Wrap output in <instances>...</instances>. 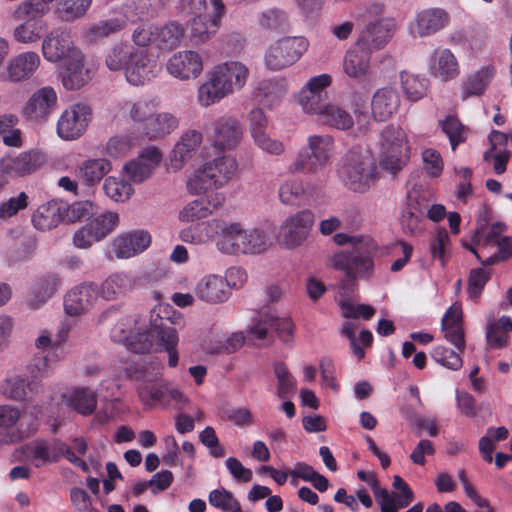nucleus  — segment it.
I'll use <instances>...</instances> for the list:
<instances>
[{
    "label": "nucleus",
    "mask_w": 512,
    "mask_h": 512,
    "mask_svg": "<svg viewBox=\"0 0 512 512\" xmlns=\"http://www.w3.org/2000/svg\"><path fill=\"white\" fill-rule=\"evenodd\" d=\"M235 158L223 155L196 169L187 180V189L193 195L218 189L230 181L237 170Z\"/></svg>",
    "instance_id": "f257e3e1"
},
{
    "label": "nucleus",
    "mask_w": 512,
    "mask_h": 512,
    "mask_svg": "<svg viewBox=\"0 0 512 512\" xmlns=\"http://www.w3.org/2000/svg\"><path fill=\"white\" fill-rule=\"evenodd\" d=\"M49 11L44 0H26L14 11V18L23 20L13 29V39L20 44H35L43 38L48 25L43 16Z\"/></svg>",
    "instance_id": "f03ea898"
},
{
    "label": "nucleus",
    "mask_w": 512,
    "mask_h": 512,
    "mask_svg": "<svg viewBox=\"0 0 512 512\" xmlns=\"http://www.w3.org/2000/svg\"><path fill=\"white\" fill-rule=\"evenodd\" d=\"M410 142L405 130L399 125L384 127L379 137L380 166L395 174L403 169L410 158Z\"/></svg>",
    "instance_id": "7ed1b4c3"
},
{
    "label": "nucleus",
    "mask_w": 512,
    "mask_h": 512,
    "mask_svg": "<svg viewBox=\"0 0 512 512\" xmlns=\"http://www.w3.org/2000/svg\"><path fill=\"white\" fill-rule=\"evenodd\" d=\"M378 245L372 238H365L350 253H335L328 261L331 267L343 271L352 279H369L374 273V261Z\"/></svg>",
    "instance_id": "20e7f679"
},
{
    "label": "nucleus",
    "mask_w": 512,
    "mask_h": 512,
    "mask_svg": "<svg viewBox=\"0 0 512 512\" xmlns=\"http://www.w3.org/2000/svg\"><path fill=\"white\" fill-rule=\"evenodd\" d=\"M339 175L350 190L364 192L375 180L377 167L366 153L353 152L343 160Z\"/></svg>",
    "instance_id": "39448f33"
},
{
    "label": "nucleus",
    "mask_w": 512,
    "mask_h": 512,
    "mask_svg": "<svg viewBox=\"0 0 512 512\" xmlns=\"http://www.w3.org/2000/svg\"><path fill=\"white\" fill-rule=\"evenodd\" d=\"M308 48L303 37H283L273 42L265 52V65L279 71L296 63Z\"/></svg>",
    "instance_id": "423d86ee"
},
{
    "label": "nucleus",
    "mask_w": 512,
    "mask_h": 512,
    "mask_svg": "<svg viewBox=\"0 0 512 512\" xmlns=\"http://www.w3.org/2000/svg\"><path fill=\"white\" fill-rule=\"evenodd\" d=\"M139 320L136 314L122 317L111 329V338L132 352L146 353L152 347V340L147 330L139 325Z\"/></svg>",
    "instance_id": "0eeeda50"
},
{
    "label": "nucleus",
    "mask_w": 512,
    "mask_h": 512,
    "mask_svg": "<svg viewBox=\"0 0 512 512\" xmlns=\"http://www.w3.org/2000/svg\"><path fill=\"white\" fill-rule=\"evenodd\" d=\"M210 226L217 236L216 249L229 256L244 255L246 228L240 222L211 219Z\"/></svg>",
    "instance_id": "6e6552de"
},
{
    "label": "nucleus",
    "mask_w": 512,
    "mask_h": 512,
    "mask_svg": "<svg viewBox=\"0 0 512 512\" xmlns=\"http://www.w3.org/2000/svg\"><path fill=\"white\" fill-rule=\"evenodd\" d=\"M313 223L314 215L309 210H302L286 218L276 236L278 244L287 249L301 245L308 237Z\"/></svg>",
    "instance_id": "1a4fd4ad"
},
{
    "label": "nucleus",
    "mask_w": 512,
    "mask_h": 512,
    "mask_svg": "<svg viewBox=\"0 0 512 512\" xmlns=\"http://www.w3.org/2000/svg\"><path fill=\"white\" fill-rule=\"evenodd\" d=\"M91 115V108L86 104L76 103L69 106L58 119V136L64 140L79 138L86 131Z\"/></svg>",
    "instance_id": "9d476101"
},
{
    "label": "nucleus",
    "mask_w": 512,
    "mask_h": 512,
    "mask_svg": "<svg viewBox=\"0 0 512 512\" xmlns=\"http://www.w3.org/2000/svg\"><path fill=\"white\" fill-rule=\"evenodd\" d=\"M293 328L294 325L290 318H279L272 313L261 312L258 317L253 319L249 335L254 339L268 340L271 343L273 340L270 329H272L283 342L287 343L292 339Z\"/></svg>",
    "instance_id": "9b49d317"
},
{
    "label": "nucleus",
    "mask_w": 512,
    "mask_h": 512,
    "mask_svg": "<svg viewBox=\"0 0 512 512\" xmlns=\"http://www.w3.org/2000/svg\"><path fill=\"white\" fill-rule=\"evenodd\" d=\"M40 65L41 58L37 52H21L8 60L0 73V80L13 84L28 81L36 74Z\"/></svg>",
    "instance_id": "f8f14e48"
},
{
    "label": "nucleus",
    "mask_w": 512,
    "mask_h": 512,
    "mask_svg": "<svg viewBox=\"0 0 512 512\" xmlns=\"http://www.w3.org/2000/svg\"><path fill=\"white\" fill-rule=\"evenodd\" d=\"M58 95L51 86L34 91L22 108V115L32 122L44 123L56 109Z\"/></svg>",
    "instance_id": "ddd939ff"
},
{
    "label": "nucleus",
    "mask_w": 512,
    "mask_h": 512,
    "mask_svg": "<svg viewBox=\"0 0 512 512\" xmlns=\"http://www.w3.org/2000/svg\"><path fill=\"white\" fill-rule=\"evenodd\" d=\"M370 481L381 512H397L399 508L408 506L413 500L412 490L400 476H394L393 487L400 490L401 494H390L387 490L382 489L375 477H370Z\"/></svg>",
    "instance_id": "4468645a"
},
{
    "label": "nucleus",
    "mask_w": 512,
    "mask_h": 512,
    "mask_svg": "<svg viewBox=\"0 0 512 512\" xmlns=\"http://www.w3.org/2000/svg\"><path fill=\"white\" fill-rule=\"evenodd\" d=\"M195 297L206 304L218 305L227 302L232 293L228 289V283L223 276L218 274H206L194 285Z\"/></svg>",
    "instance_id": "2eb2a0df"
},
{
    "label": "nucleus",
    "mask_w": 512,
    "mask_h": 512,
    "mask_svg": "<svg viewBox=\"0 0 512 512\" xmlns=\"http://www.w3.org/2000/svg\"><path fill=\"white\" fill-rule=\"evenodd\" d=\"M203 135L197 130H187L181 134L168 158V170L180 171L196 154L201 146Z\"/></svg>",
    "instance_id": "dca6fc26"
},
{
    "label": "nucleus",
    "mask_w": 512,
    "mask_h": 512,
    "mask_svg": "<svg viewBox=\"0 0 512 512\" xmlns=\"http://www.w3.org/2000/svg\"><path fill=\"white\" fill-rule=\"evenodd\" d=\"M210 14L194 17L191 24V38L196 44H203L212 38L218 31L221 18L225 12L222 0H210Z\"/></svg>",
    "instance_id": "f3484780"
},
{
    "label": "nucleus",
    "mask_w": 512,
    "mask_h": 512,
    "mask_svg": "<svg viewBox=\"0 0 512 512\" xmlns=\"http://www.w3.org/2000/svg\"><path fill=\"white\" fill-rule=\"evenodd\" d=\"M160 71V64L148 51L136 49L125 77L130 84L139 86L156 78Z\"/></svg>",
    "instance_id": "a211bd4d"
},
{
    "label": "nucleus",
    "mask_w": 512,
    "mask_h": 512,
    "mask_svg": "<svg viewBox=\"0 0 512 512\" xmlns=\"http://www.w3.org/2000/svg\"><path fill=\"white\" fill-rule=\"evenodd\" d=\"M45 160L44 154L34 150L6 155L0 160V171L10 177H22L34 173Z\"/></svg>",
    "instance_id": "6ab92c4d"
},
{
    "label": "nucleus",
    "mask_w": 512,
    "mask_h": 512,
    "mask_svg": "<svg viewBox=\"0 0 512 512\" xmlns=\"http://www.w3.org/2000/svg\"><path fill=\"white\" fill-rule=\"evenodd\" d=\"M449 23L447 12L441 8H425L417 11L409 24L411 35L429 37L444 29Z\"/></svg>",
    "instance_id": "aec40b11"
},
{
    "label": "nucleus",
    "mask_w": 512,
    "mask_h": 512,
    "mask_svg": "<svg viewBox=\"0 0 512 512\" xmlns=\"http://www.w3.org/2000/svg\"><path fill=\"white\" fill-rule=\"evenodd\" d=\"M166 69L176 79H195L203 70V59L196 51H178L168 59Z\"/></svg>",
    "instance_id": "412c9836"
},
{
    "label": "nucleus",
    "mask_w": 512,
    "mask_h": 512,
    "mask_svg": "<svg viewBox=\"0 0 512 512\" xmlns=\"http://www.w3.org/2000/svg\"><path fill=\"white\" fill-rule=\"evenodd\" d=\"M395 27L393 18H382L370 23L361 31L356 41L357 47L371 53L383 48L392 37Z\"/></svg>",
    "instance_id": "4be33fe9"
},
{
    "label": "nucleus",
    "mask_w": 512,
    "mask_h": 512,
    "mask_svg": "<svg viewBox=\"0 0 512 512\" xmlns=\"http://www.w3.org/2000/svg\"><path fill=\"white\" fill-rule=\"evenodd\" d=\"M428 71L441 82L457 79L461 73L456 55L448 48H437L428 57Z\"/></svg>",
    "instance_id": "5701e85b"
},
{
    "label": "nucleus",
    "mask_w": 512,
    "mask_h": 512,
    "mask_svg": "<svg viewBox=\"0 0 512 512\" xmlns=\"http://www.w3.org/2000/svg\"><path fill=\"white\" fill-rule=\"evenodd\" d=\"M41 51L46 61L58 63L69 59L72 52L79 51V49L73 46L69 33L66 30L55 28L43 38Z\"/></svg>",
    "instance_id": "b1692460"
},
{
    "label": "nucleus",
    "mask_w": 512,
    "mask_h": 512,
    "mask_svg": "<svg viewBox=\"0 0 512 512\" xmlns=\"http://www.w3.org/2000/svg\"><path fill=\"white\" fill-rule=\"evenodd\" d=\"M69 447L61 440H36L25 448L27 457L35 467L58 462L63 456L66 457Z\"/></svg>",
    "instance_id": "393cba45"
},
{
    "label": "nucleus",
    "mask_w": 512,
    "mask_h": 512,
    "mask_svg": "<svg viewBox=\"0 0 512 512\" xmlns=\"http://www.w3.org/2000/svg\"><path fill=\"white\" fill-rule=\"evenodd\" d=\"M98 295V287L93 283L75 286L65 295V312L70 316H79L90 311L95 305Z\"/></svg>",
    "instance_id": "a878e982"
},
{
    "label": "nucleus",
    "mask_w": 512,
    "mask_h": 512,
    "mask_svg": "<svg viewBox=\"0 0 512 512\" xmlns=\"http://www.w3.org/2000/svg\"><path fill=\"white\" fill-rule=\"evenodd\" d=\"M211 71L230 95L246 85L250 74L246 64L235 60L220 63Z\"/></svg>",
    "instance_id": "bb28decb"
},
{
    "label": "nucleus",
    "mask_w": 512,
    "mask_h": 512,
    "mask_svg": "<svg viewBox=\"0 0 512 512\" xmlns=\"http://www.w3.org/2000/svg\"><path fill=\"white\" fill-rule=\"evenodd\" d=\"M159 148L152 146L140 152L136 159L125 164L124 170L134 183H142L148 179L162 160Z\"/></svg>",
    "instance_id": "cd10ccee"
},
{
    "label": "nucleus",
    "mask_w": 512,
    "mask_h": 512,
    "mask_svg": "<svg viewBox=\"0 0 512 512\" xmlns=\"http://www.w3.org/2000/svg\"><path fill=\"white\" fill-rule=\"evenodd\" d=\"M151 236L145 230H134L118 235L112 241V251L117 259H129L146 250Z\"/></svg>",
    "instance_id": "c85d7f7f"
},
{
    "label": "nucleus",
    "mask_w": 512,
    "mask_h": 512,
    "mask_svg": "<svg viewBox=\"0 0 512 512\" xmlns=\"http://www.w3.org/2000/svg\"><path fill=\"white\" fill-rule=\"evenodd\" d=\"M507 230V225L504 222H494L490 225H480L474 232L472 237V245L466 246L473 254L476 255L478 260H481V254L484 251H489L495 244L503 237Z\"/></svg>",
    "instance_id": "c756f323"
},
{
    "label": "nucleus",
    "mask_w": 512,
    "mask_h": 512,
    "mask_svg": "<svg viewBox=\"0 0 512 512\" xmlns=\"http://www.w3.org/2000/svg\"><path fill=\"white\" fill-rule=\"evenodd\" d=\"M401 97L397 89L386 86L375 91L371 101L372 115L377 121H386L397 113Z\"/></svg>",
    "instance_id": "7c9ffc66"
},
{
    "label": "nucleus",
    "mask_w": 512,
    "mask_h": 512,
    "mask_svg": "<svg viewBox=\"0 0 512 512\" xmlns=\"http://www.w3.org/2000/svg\"><path fill=\"white\" fill-rule=\"evenodd\" d=\"M243 136L240 122L233 117H220L214 123V146L220 150L234 148Z\"/></svg>",
    "instance_id": "2f4dec72"
},
{
    "label": "nucleus",
    "mask_w": 512,
    "mask_h": 512,
    "mask_svg": "<svg viewBox=\"0 0 512 512\" xmlns=\"http://www.w3.org/2000/svg\"><path fill=\"white\" fill-rule=\"evenodd\" d=\"M441 330L444 338L459 351L465 348L461 305L454 303L449 307L442 318Z\"/></svg>",
    "instance_id": "473e14b6"
},
{
    "label": "nucleus",
    "mask_w": 512,
    "mask_h": 512,
    "mask_svg": "<svg viewBox=\"0 0 512 512\" xmlns=\"http://www.w3.org/2000/svg\"><path fill=\"white\" fill-rule=\"evenodd\" d=\"M495 72L493 65H486L468 74L460 85L461 99L467 100L470 97L483 95L493 79Z\"/></svg>",
    "instance_id": "72a5a7b5"
},
{
    "label": "nucleus",
    "mask_w": 512,
    "mask_h": 512,
    "mask_svg": "<svg viewBox=\"0 0 512 512\" xmlns=\"http://www.w3.org/2000/svg\"><path fill=\"white\" fill-rule=\"evenodd\" d=\"M90 80L89 70L84 65V55L79 51H73L69 59L65 60L62 73V83L68 90H76L83 87Z\"/></svg>",
    "instance_id": "f704fd0d"
},
{
    "label": "nucleus",
    "mask_w": 512,
    "mask_h": 512,
    "mask_svg": "<svg viewBox=\"0 0 512 512\" xmlns=\"http://www.w3.org/2000/svg\"><path fill=\"white\" fill-rule=\"evenodd\" d=\"M287 91V80L283 77H274L259 81L255 88L254 96L259 103L273 108L281 102Z\"/></svg>",
    "instance_id": "c9c22d12"
},
{
    "label": "nucleus",
    "mask_w": 512,
    "mask_h": 512,
    "mask_svg": "<svg viewBox=\"0 0 512 512\" xmlns=\"http://www.w3.org/2000/svg\"><path fill=\"white\" fill-rule=\"evenodd\" d=\"M320 166V137L308 138L307 147L303 148L297 159L288 167L290 173H316Z\"/></svg>",
    "instance_id": "e433bc0d"
},
{
    "label": "nucleus",
    "mask_w": 512,
    "mask_h": 512,
    "mask_svg": "<svg viewBox=\"0 0 512 512\" xmlns=\"http://www.w3.org/2000/svg\"><path fill=\"white\" fill-rule=\"evenodd\" d=\"M316 186L300 180H287L279 187L280 201L285 205H301L314 197Z\"/></svg>",
    "instance_id": "4c0bfd02"
},
{
    "label": "nucleus",
    "mask_w": 512,
    "mask_h": 512,
    "mask_svg": "<svg viewBox=\"0 0 512 512\" xmlns=\"http://www.w3.org/2000/svg\"><path fill=\"white\" fill-rule=\"evenodd\" d=\"M60 285V279L56 274H46L35 280L31 292L27 298V305L32 309H38L51 299Z\"/></svg>",
    "instance_id": "58836bf2"
},
{
    "label": "nucleus",
    "mask_w": 512,
    "mask_h": 512,
    "mask_svg": "<svg viewBox=\"0 0 512 512\" xmlns=\"http://www.w3.org/2000/svg\"><path fill=\"white\" fill-rule=\"evenodd\" d=\"M67 213L65 205L49 201L40 205L32 215V223L37 230L47 231L55 228Z\"/></svg>",
    "instance_id": "ea45409f"
},
{
    "label": "nucleus",
    "mask_w": 512,
    "mask_h": 512,
    "mask_svg": "<svg viewBox=\"0 0 512 512\" xmlns=\"http://www.w3.org/2000/svg\"><path fill=\"white\" fill-rule=\"evenodd\" d=\"M135 279L128 273L116 272L108 276L98 289L105 300H116L133 290Z\"/></svg>",
    "instance_id": "a19ab883"
},
{
    "label": "nucleus",
    "mask_w": 512,
    "mask_h": 512,
    "mask_svg": "<svg viewBox=\"0 0 512 512\" xmlns=\"http://www.w3.org/2000/svg\"><path fill=\"white\" fill-rule=\"evenodd\" d=\"M370 55L368 50L357 47V43L349 49L343 60L344 73L353 79L366 78L370 74Z\"/></svg>",
    "instance_id": "79ce46f5"
},
{
    "label": "nucleus",
    "mask_w": 512,
    "mask_h": 512,
    "mask_svg": "<svg viewBox=\"0 0 512 512\" xmlns=\"http://www.w3.org/2000/svg\"><path fill=\"white\" fill-rule=\"evenodd\" d=\"M126 20L123 18H110L99 20L88 25L83 33V39L87 44H97L104 41L111 35L117 34L126 27Z\"/></svg>",
    "instance_id": "37998d69"
},
{
    "label": "nucleus",
    "mask_w": 512,
    "mask_h": 512,
    "mask_svg": "<svg viewBox=\"0 0 512 512\" xmlns=\"http://www.w3.org/2000/svg\"><path fill=\"white\" fill-rule=\"evenodd\" d=\"M178 118L170 112L153 113L143 126L144 135L150 140L162 139L176 130Z\"/></svg>",
    "instance_id": "c03bdc74"
},
{
    "label": "nucleus",
    "mask_w": 512,
    "mask_h": 512,
    "mask_svg": "<svg viewBox=\"0 0 512 512\" xmlns=\"http://www.w3.org/2000/svg\"><path fill=\"white\" fill-rule=\"evenodd\" d=\"M159 100L156 97L144 96L138 99H129L121 103L123 113L129 115L133 122L146 123L157 111Z\"/></svg>",
    "instance_id": "a18cd8bd"
},
{
    "label": "nucleus",
    "mask_w": 512,
    "mask_h": 512,
    "mask_svg": "<svg viewBox=\"0 0 512 512\" xmlns=\"http://www.w3.org/2000/svg\"><path fill=\"white\" fill-rule=\"evenodd\" d=\"M426 203L420 201L417 193H409L406 208L401 215V225L406 233L415 234L421 230L424 219Z\"/></svg>",
    "instance_id": "49530a36"
},
{
    "label": "nucleus",
    "mask_w": 512,
    "mask_h": 512,
    "mask_svg": "<svg viewBox=\"0 0 512 512\" xmlns=\"http://www.w3.org/2000/svg\"><path fill=\"white\" fill-rule=\"evenodd\" d=\"M62 398L65 404L82 415H90L97 406L96 394L89 388L75 387L66 391Z\"/></svg>",
    "instance_id": "de8ad7c7"
},
{
    "label": "nucleus",
    "mask_w": 512,
    "mask_h": 512,
    "mask_svg": "<svg viewBox=\"0 0 512 512\" xmlns=\"http://www.w3.org/2000/svg\"><path fill=\"white\" fill-rule=\"evenodd\" d=\"M512 331V319L502 316L488 318L486 323V343L491 349H502L508 345V334Z\"/></svg>",
    "instance_id": "09e8293b"
},
{
    "label": "nucleus",
    "mask_w": 512,
    "mask_h": 512,
    "mask_svg": "<svg viewBox=\"0 0 512 512\" xmlns=\"http://www.w3.org/2000/svg\"><path fill=\"white\" fill-rule=\"evenodd\" d=\"M112 169L110 161L105 158H95L83 161L76 168L77 178L87 186H93Z\"/></svg>",
    "instance_id": "8fccbe9b"
},
{
    "label": "nucleus",
    "mask_w": 512,
    "mask_h": 512,
    "mask_svg": "<svg viewBox=\"0 0 512 512\" xmlns=\"http://www.w3.org/2000/svg\"><path fill=\"white\" fill-rule=\"evenodd\" d=\"M302 111L309 115L320 113V75L311 77L295 96Z\"/></svg>",
    "instance_id": "3c124183"
},
{
    "label": "nucleus",
    "mask_w": 512,
    "mask_h": 512,
    "mask_svg": "<svg viewBox=\"0 0 512 512\" xmlns=\"http://www.w3.org/2000/svg\"><path fill=\"white\" fill-rule=\"evenodd\" d=\"M37 385L31 382L28 377L19 375L8 377L2 385V393L10 400L23 402L32 395L38 393Z\"/></svg>",
    "instance_id": "603ef678"
},
{
    "label": "nucleus",
    "mask_w": 512,
    "mask_h": 512,
    "mask_svg": "<svg viewBox=\"0 0 512 512\" xmlns=\"http://www.w3.org/2000/svg\"><path fill=\"white\" fill-rule=\"evenodd\" d=\"M228 91L222 86L212 71L208 74L207 80L200 85L197 92L198 103L202 107H209L219 103L229 96Z\"/></svg>",
    "instance_id": "864d4df0"
},
{
    "label": "nucleus",
    "mask_w": 512,
    "mask_h": 512,
    "mask_svg": "<svg viewBox=\"0 0 512 512\" xmlns=\"http://www.w3.org/2000/svg\"><path fill=\"white\" fill-rule=\"evenodd\" d=\"M358 323L353 321H344L340 330L341 335L349 339L351 350L357 359L365 356L364 347H369L373 341V335L369 330H362L357 338L355 330Z\"/></svg>",
    "instance_id": "5fc2aeb1"
},
{
    "label": "nucleus",
    "mask_w": 512,
    "mask_h": 512,
    "mask_svg": "<svg viewBox=\"0 0 512 512\" xmlns=\"http://www.w3.org/2000/svg\"><path fill=\"white\" fill-rule=\"evenodd\" d=\"M137 48L127 43H116L114 44L105 55V64L111 71L126 72L127 66Z\"/></svg>",
    "instance_id": "6e6d98bb"
},
{
    "label": "nucleus",
    "mask_w": 512,
    "mask_h": 512,
    "mask_svg": "<svg viewBox=\"0 0 512 512\" xmlns=\"http://www.w3.org/2000/svg\"><path fill=\"white\" fill-rule=\"evenodd\" d=\"M46 5L51 2L56 3V11L60 18L67 22L85 16L91 5L92 0H44Z\"/></svg>",
    "instance_id": "4d7b16f0"
},
{
    "label": "nucleus",
    "mask_w": 512,
    "mask_h": 512,
    "mask_svg": "<svg viewBox=\"0 0 512 512\" xmlns=\"http://www.w3.org/2000/svg\"><path fill=\"white\" fill-rule=\"evenodd\" d=\"M272 245L268 231L262 228H249L245 232L244 255H258L267 251Z\"/></svg>",
    "instance_id": "13d9d810"
},
{
    "label": "nucleus",
    "mask_w": 512,
    "mask_h": 512,
    "mask_svg": "<svg viewBox=\"0 0 512 512\" xmlns=\"http://www.w3.org/2000/svg\"><path fill=\"white\" fill-rule=\"evenodd\" d=\"M338 304L341 315L346 321L356 322L359 318L367 321L375 314V309L372 306L356 303L345 295L340 296Z\"/></svg>",
    "instance_id": "bf43d9fd"
},
{
    "label": "nucleus",
    "mask_w": 512,
    "mask_h": 512,
    "mask_svg": "<svg viewBox=\"0 0 512 512\" xmlns=\"http://www.w3.org/2000/svg\"><path fill=\"white\" fill-rule=\"evenodd\" d=\"M400 78L404 93L410 100L418 101L426 95L429 85L427 78L405 71L401 72Z\"/></svg>",
    "instance_id": "052dcab7"
},
{
    "label": "nucleus",
    "mask_w": 512,
    "mask_h": 512,
    "mask_svg": "<svg viewBox=\"0 0 512 512\" xmlns=\"http://www.w3.org/2000/svg\"><path fill=\"white\" fill-rule=\"evenodd\" d=\"M184 35V29L176 22H170L157 28L156 42L159 48L172 50L178 47Z\"/></svg>",
    "instance_id": "680f3d73"
},
{
    "label": "nucleus",
    "mask_w": 512,
    "mask_h": 512,
    "mask_svg": "<svg viewBox=\"0 0 512 512\" xmlns=\"http://www.w3.org/2000/svg\"><path fill=\"white\" fill-rule=\"evenodd\" d=\"M322 124L346 130L353 126V118L341 107L334 104H328L322 108Z\"/></svg>",
    "instance_id": "e2e57ef3"
},
{
    "label": "nucleus",
    "mask_w": 512,
    "mask_h": 512,
    "mask_svg": "<svg viewBox=\"0 0 512 512\" xmlns=\"http://www.w3.org/2000/svg\"><path fill=\"white\" fill-rule=\"evenodd\" d=\"M274 374L277 379L278 397L281 399L292 397L295 394L297 382L286 365L282 362L275 363Z\"/></svg>",
    "instance_id": "0e129e2a"
},
{
    "label": "nucleus",
    "mask_w": 512,
    "mask_h": 512,
    "mask_svg": "<svg viewBox=\"0 0 512 512\" xmlns=\"http://www.w3.org/2000/svg\"><path fill=\"white\" fill-rule=\"evenodd\" d=\"M103 190L106 196L115 202L127 201L134 191L130 183L114 176L105 179Z\"/></svg>",
    "instance_id": "69168bd1"
},
{
    "label": "nucleus",
    "mask_w": 512,
    "mask_h": 512,
    "mask_svg": "<svg viewBox=\"0 0 512 512\" xmlns=\"http://www.w3.org/2000/svg\"><path fill=\"white\" fill-rule=\"evenodd\" d=\"M26 370L28 379L34 382L39 390L41 381L52 374L53 367L47 356L36 355L29 362Z\"/></svg>",
    "instance_id": "338daca9"
},
{
    "label": "nucleus",
    "mask_w": 512,
    "mask_h": 512,
    "mask_svg": "<svg viewBox=\"0 0 512 512\" xmlns=\"http://www.w3.org/2000/svg\"><path fill=\"white\" fill-rule=\"evenodd\" d=\"M209 503L215 508L221 509L224 512H242V508L233 494L222 488L212 490L209 494Z\"/></svg>",
    "instance_id": "774afa93"
}]
</instances>
